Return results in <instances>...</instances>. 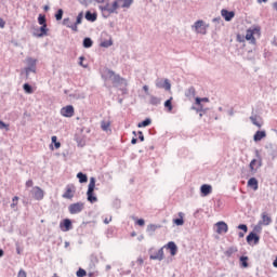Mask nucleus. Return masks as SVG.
I'll return each instance as SVG.
<instances>
[{"label":"nucleus","mask_w":277,"mask_h":277,"mask_svg":"<svg viewBox=\"0 0 277 277\" xmlns=\"http://www.w3.org/2000/svg\"><path fill=\"white\" fill-rule=\"evenodd\" d=\"M149 103H150V105H161V98L157 97L155 95H150Z\"/></svg>","instance_id":"obj_23"},{"label":"nucleus","mask_w":277,"mask_h":277,"mask_svg":"<svg viewBox=\"0 0 277 277\" xmlns=\"http://www.w3.org/2000/svg\"><path fill=\"white\" fill-rule=\"evenodd\" d=\"M248 187H251V189L256 192V189H259V181L255 177H251L248 181Z\"/></svg>","instance_id":"obj_20"},{"label":"nucleus","mask_w":277,"mask_h":277,"mask_svg":"<svg viewBox=\"0 0 277 277\" xmlns=\"http://www.w3.org/2000/svg\"><path fill=\"white\" fill-rule=\"evenodd\" d=\"M138 140L144 142V133H142V131H138Z\"/></svg>","instance_id":"obj_50"},{"label":"nucleus","mask_w":277,"mask_h":277,"mask_svg":"<svg viewBox=\"0 0 277 277\" xmlns=\"http://www.w3.org/2000/svg\"><path fill=\"white\" fill-rule=\"evenodd\" d=\"M221 16H223L225 21L229 22L233 21V18H235V12L223 9L221 11Z\"/></svg>","instance_id":"obj_14"},{"label":"nucleus","mask_w":277,"mask_h":277,"mask_svg":"<svg viewBox=\"0 0 277 277\" xmlns=\"http://www.w3.org/2000/svg\"><path fill=\"white\" fill-rule=\"evenodd\" d=\"M180 219H174L173 223L176 224V226H183L185 224V221L183 220V212L179 213Z\"/></svg>","instance_id":"obj_24"},{"label":"nucleus","mask_w":277,"mask_h":277,"mask_svg":"<svg viewBox=\"0 0 277 277\" xmlns=\"http://www.w3.org/2000/svg\"><path fill=\"white\" fill-rule=\"evenodd\" d=\"M77 179H79V183H88V175L83 174L82 172L77 174Z\"/></svg>","instance_id":"obj_28"},{"label":"nucleus","mask_w":277,"mask_h":277,"mask_svg":"<svg viewBox=\"0 0 277 277\" xmlns=\"http://www.w3.org/2000/svg\"><path fill=\"white\" fill-rule=\"evenodd\" d=\"M30 194L35 200H44V190H42V188L39 186L32 187Z\"/></svg>","instance_id":"obj_8"},{"label":"nucleus","mask_w":277,"mask_h":277,"mask_svg":"<svg viewBox=\"0 0 277 277\" xmlns=\"http://www.w3.org/2000/svg\"><path fill=\"white\" fill-rule=\"evenodd\" d=\"M140 263H144V261H143V260H140Z\"/></svg>","instance_id":"obj_63"},{"label":"nucleus","mask_w":277,"mask_h":277,"mask_svg":"<svg viewBox=\"0 0 277 277\" xmlns=\"http://www.w3.org/2000/svg\"><path fill=\"white\" fill-rule=\"evenodd\" d=\"M261 166H263V160L261 158H259V159L251 160L249 168H250L251 172H256V170H259V168H261Z\"/></svg>","instance_id":"obj_13"},{"label":"nucleus","mask_w":277,"mask_h":277,"mask_svg":"<svg viewBox=\"0 0 277 277\" xmlns=\"http://www.w3.org/2000/svg\"><path fill=\"white\" fill-rule=\"evenodd\" d=\"M0 256H3V250L0 249Z\"/></svg>","instance_id":"obj_60"},{"label":"nucleus","mask_w":277,"mask_h":277,"mask_svg":"<svg viewBox=\"0 0 277 277\" xmlns=\"http://www.w3.org/2000/svg\"><path fill=\"white\" fill-rule=\"evenodd\" d=\"M45 10H49V6H45Z\"/></svg>","instance_id":"obj_64"},{"label":"nucleus","mask_w":277,"mask_h":277,"mask_svg":"<svg viewBox=\"0 0 277 277\" xmlns=\"http://www.w3.org/2000/svg\"><path fill=\"white\" fill-rule=\"evenodd\" d=\"M157 228H161V225L149 224L147 226V233H155V230H157Z\"/></svg>","instance_id":"obj_30"},{"label":"nucleus","mask_w":277,"mask_h":277,"mask_svg":"<svg viewBox=\"0 0 277 277\" xmlns=\"http://www.w3.org/2000/svg\"><path fill=\"white\" fill-rule=\"evenodd\" d=\"M143 90H144V92H145L146 94H148V85H144V87H143Z\"/></svg>","instance_id":"obj_53"},{"label":"nucleus","mask_w":277,"mask_h":277,"mask_svg":"<svg viewBox=\"0 0 277 277\" xmlns=\"http://www.w3.org/2000/svg\"><path fill=\"white\" fill-rule=\"evenodd\" d=\"M172 101H174V97L171 96L169 100H167L164 102V107H166V109H168V111H172V109H173Z\"/></svg>","instance_id":"obj_26"},{"label":"nucleus","mask_w":277,"mask_h":277,"mask_svg":"<svg viewBox=\"0 0 277 277\" xmlns=\"http://www.w3.org/2000/svg\"><path fill=\"white\" fill-rule=\"evenodd\" d=\"M82 22H83V12H80L77 16L76 25H81Z\"/></svg>","instance_id":"obj_42"},{"label":"nucleus","mask_w":277,"mask_h":277,"mask_svg":"<svg viewBox=\"0 0 277 277\" xmlns=\"http://www.w3.org/2000/svg\"><path fill=\"white\" fill-rule=\"evenodd\" d=\"M109 222H111V219H105L104 220V224H109Z\"/></svg>","instance_id":"obj_54"},{"label":"nucleus","mask_w":277,"mask_h":277,"mask_svg":"<svg viewBox=\"0 0 277 277\" xmlns=\"http://www.w3.org/2000/svg\"><path fill=\"white\" fill-rule=\"evenodd\" d=\"M75 194H77V187L74 186V184H68L65 187L63 198H65L66 200H72L75 198Z\"/></svg>","instance_id":"obj_5"},{"label":"nucleus","mask_w":277,"mask_h":277,"mask_svg":"<svg viewBox=\"0 0 277 277\" xmlns=\"http://www.w3.org/2000/svg\"><path fill=\"white\" fill-rule=\"evenodd\" d=\"M68 21H69L68 18H65V19H64V25H66V23H67Z\"/></svg>","instance_id":"obj_61"},{"label":"nucleus","mask_w":277,"mask_h":277,"mask_svg":"<svg viewBox=\"0 0 277 277\" xmlns=\"http://www.w3.org/2000/svg\"><path fill=\"white\" fill-rule=\"evenodd\" d=\"M136 224H137V226H144V224H146V222L144 221V219H138L136 221Z\"/></svg>","instance_id":"obj_46"},{"label":"nucleus","mask_w":277,"mask_h":277,"mask_svg":"<svg viewBox=\"0 0 277 277\" xmlns=\"http://www.w3.org/2000/svg\"><path fill=\"white\" fill-rule=\"evenodd\" d=\"M80 62H79V64H80V66H82L83 68H88V65H83V60H84V57L83 56H80Z\"/></svg>","instance_id":"obj_49"},{"label":"nucleus","mask_w":277,"mask_h":277,"mask_svg":"<svg viewBox=\"0 0 277 277\" xmlns=\"http://www.w3.org/2000/svg\"><path fill=\"white\" fill-rule=\"evenodd\" d=\"M48 31H49V28H47V25H42L39 29V32L35 34V36L37 38H42V37L47 36Z\"/></svg>","instance_id":"obj_21"},{"label":"nucleus","mask_w":277,"mask_h":277,"mask_svg":"<svg viewBox=\"0 0 277 277\" xmlns=\"http://www.w3.org/2000/svg\"><path fill=\"white\" fill-rule=\"evenodd\" d=\"M201 196H209L213 192V187L209 184H203L200 187Z\"/></svg>","instance_id":"obj_15"},{"label":"nucleus","mask_w":277,"mask_h":277,"mask_svg":"<svg viewBox=\"0 0 277 277\" xmlns=\"http://www.w3.org/2000/svg\"><path fill=\"white\" fill-rule=\"evenodd\" d=\"M131 144H137V138H132Z\"/></svg>","instance_id":"obj_56"},{"label":"nucleus","mask_w":277,"mask_h":277,"mask_svg":"<svg viewBox=\"0 0 277 277\" xmlns=\"http://www.w3.org/2000/svg\"><path fill=\"white\" fill-rule=\"evenodd\" d=\"M63 16H64V10L60 9L55 14V18L56 21H62Z\"/></svg>","instance_id":"obj_40"},{"label":"nucleus","mask_w":277,"mask_h":277,"mask_svg":"<svg viewBox=\"0 0 277 277\" xmlns=\"http://www.w3.org/2000/svg\"><path fill=\"white\" fill-rule=\"evenodd\" d=\"M133 5V0H115L104 6H100L103 16H110V14H118L119 8L129 9Z\"/></svg>","instance_id":"obj_1"},{"label":"nucleus","mask_w":277,"mask_h":277,"mask_svg":"<svg viewBox=\"0 0 277 277\" xmlns=\"http://www.w3.org/2000/svg\"><path fill=\"white\" fill-rule=\"evenodd\" d=\"M26 62L29 66H31L32 68H36V63L38 62L36 58H31V57H28L26 58Z\"/></svg>","instance_id":"obj_36"},{"label":"nucleus","mask_w":277,"mask_h":277,"mask_svg":"<svg viewBox=\"0 0 277 277\" xmlns=\"http://www.w3.org/2000/svg\"><path fill=\"white\" fill-rule=\"evenodd\" d=\"M38 23L41 26L47 25V17L44 15L40 14L39 17H38Z\"/></svg>","instance_id":"obj_37"},{"label":"nucleus","mask_w":277,"mask_h":277,"mask_svg":"<svg viewBox=\"0 0 277 277\" xmlns=\"http://www.w3.org/2000/svg\"><path fill=\"white\" fill-rule=\"evenodd\" d=\"M273 8L277 11V1L273 4Z\"/></svg>","instance_id":"obj_57"},{"label":"nucleus","mask_w":277,"mask_h":277,"mask_svg":"<svg viewBox=\"0 0 277 277\" xmlns=\"http://www.w3.org/2000/svg\"><path fill=\"white\" fill-rule=\"evenodd\" d=\"M263 1V3H267V0H259V3H261Z\"/></svg>","instance_id":"obj_59"},{"label":"nucleus","mask_w":277,"mask_h":277,"mask_svg":"<svg viewBox=\"0 0 277 277\" xmlns=\"http://www.w3.org/2000/svg\"><path fill=\"white\" fill-rule=\"evenodd\" d=\"M195 103L200 107L201 103H209V97H202V98L196 97Z\"/></svg>","instance_id":"obj_32"},{"label":"nucleus","mask_w":277,"mask_h":277,"mask_svg":"<svg viewBox=\"0 0 277 277\" xmlns=\"http://www.w3.org/2000/svg\"><path fill=\"white\" fill-rule=\"evenodd\" d=\"M79 144H81V146H84V145H85V142H82V143H81V142H79Z\"/></svg>","instance_id":"obj_62"},{"label":"nucleus","mask_w":277,"mask_h":277,"mask_svg":"<svg viewBox=\"0 0 277 277\" xmlns=\"http://www.w3.org/2000/svg\"><path fill=\"white\" fill-rule=\"evenodd\" d=\"M83 209H85V203L83 202L71 203L68 207V211L71 215H77V213H81Z\"/></svg>","instance_id":"obj_6"},{"label":"nucleus","mask_w":277,"mask_h":277,"mask_svg":"<svg viewBox=\"0 0 277 277\" xmlns=\"http://www.w3.org/2000/svg\"><path fill=\"white\" fill-rule=\"evenodd\" d=\"M272 224V216L267 212H262L261 220L259 221V225L254 227L256 233H261L262 226H269Z\"/></svg>","instance_id":"obj_4"},{"label":"nucleus","mask_w":277,"mask_h":277,"mask_svg":"<svg viewBox=\"0 0 277 277\" xmlns=\"http://www.w3.org/2000/svg\"><path fill=\"white\" fill-rule=\"evenodd\" d=\"M61 116L64 118H72L75 116V107L72 105H67L61 109Z\"/></svg>","instance_id":"obj_9"},{"label":"nucleus","mask_w":277,"mask_h":277,"mask_svg":"<svg viewBox=\"0 0 277 277\" xmlns=\"http://www.w3.org/2000/svg\"><path fill=\"white\" fill-rule=\"evenodd\" d=\"M267 137V133L265 131H258L255 132L253 140L254 142H261V140Z\"/></svg>","instance_id":"obj_19"},{"label":"nucleus","mask_w":277,"mask_h":277,"mask_svg":"<svg viewBox=\"0 0 277 277\" xmlns=\"http://www.w3.org/2000/svg\"><path fill=\"white\" fill-rule=\"evenodd\" d=\"M167 246L171 252V256L176 255V252L179 251V249L176 248V243H174L173 241H170Z\"/></svg>","instance_id":"obj_22"},{"label":"nucleus","mask_w":277,"mask_h":277,"mask_svg":"<svg viewBox=\"0 0 277 277\" xmlns=\"http://www.w3.org/2000/svg\"><path fill=\"white\" fill-rule=\"evenodd\" d=\"M215 226H216L217 235H223L228 233V224H226L224 221L217 222Z\"/></svg>","instance_id":"obj_11"},{"label":"nucleus","mask_w":277,"mask_h":277,"mask_svg":"<svg viewBox=\"0 0 277 277\" xmlns=\"http://www.w3.org/2000/svg\"><path fill=\"white\" fill-rule=\"evenodd\" d=\"M156 88H159V89H164L167 91H170L171 88H172V84H170V80L168 79H158L156 81Z\"/></svg>","instance_id":"obj_10"},{"label":"nucleus","mask_w":277,"mask_h":277,"mask_svg":"<svg viewBox=\"0 0 277 277\" xmlns=\"http://www.w3.org/2000/svg\"><path fill=\"white\" fill-rule=\"evenodd\" d=\"M250 120L252 122V124H254L255 127H258V129H261L263 127V119H261V117L259 116H251Z\"/></svg>","instance_id":"obj_16"},{"label":"nucleus","mask_w":277,"mask_h":277,"mask_svg":"<svg viewBox=\"0 0 277 277\" xmlns=\"http://www.w3.org/2000/svg\"><path fill=\"white\" fill-rule=\"evenodd\" d=\"M85 18H87V21H91V23H94V21H96V14L88 11L85 13Z\"/></svg>","instance_id":"obj_27"},{"label":"nucleus","mask_w":277,"mask_h":277,"mask_svg":"<svg viewBox=\"0 0 277 277\" xmlns=\"http://www.w3.org/2000/svg\"><path fill=\"white\" fill-rule=\"evenodd\" d=\"M260 240L261 237H259V235H256L255 233H250L247 236V243H249V246H256Z\"/></svg>","instance_id":"obj_12"},{"label":"nucleus","mask_w":277,"mask_h":277,"mask_svg":"<svg viewBox=\"0 0 277 277\" xmlns=\"http://www.w3.org/2000/svg\"><path fill=\"white\" fill-rule=\"evenodd\" d=\"M111 44H114V41H111V39L101 42V47H103L104 49L111 47Z\"/></svg>","instance_id":"obj_34"},{"label":"nucleus","mask_w":277,"mask_h":277,"mask_svg":"<svg viewBox=\"0 0 277 277\" xmlns=\"http://www.w3.org/2000/svg\"><path fill=\"white\" fill-rule=\"evenodd\" d=\"M69 29H71L72 31H79V28H78V25L75 23L74 25L71 26H68Z\"/></svg>","instance_id":"obj_47"},{"label":"nucleus","mask_w":277,"mask_h":277,"mask_svg":"<svg viewBox=\"0 0 277 277\" xmlns=\"http://www.w3.org/2000/svg\"><path fill=\"white\" fill-rule=\"evenodd\" d=\"M17 277H27V272H25L24 269H21L17 274Z\"/></svg>","instance_id":"obj_45"},{"label":"nucleus","mask_w":277,"mask_h":277,"mask_svg":"<svg viewBox=\"0 0 277 277\" xmlns=\"http://www.w3.org/2000/svg\"><path fill=\"white\" fill-rule=\"evenodd\" d=\"M60 226L62 230L68 232L70 228H72V222L69 219H65Z\"/></svg>","instance_id":"obj_17"},{"label":"nucleus","mask_w":277,"mask_h":277,"mask_svg":"<svg viewBox=\"0 0 277 277\" xmlns=\"http://www.w3.org/2000/svg\"><path fill=\"white\" fill-rule=\"evenodd\" d=\"M241 267H248V256L240 258Z\"/></svg>","instance_id":"obj_38"},{"label":"nucleus","mask_w":277,"mask_h":277,"mask_svg":"<svg viewBox=\"0 0 277 277\" xmlns=\"http://www.w3.org/2000/svg\"><path fill=\"white\" fill-rule=\"evenodd\" d=\"M256 38H261V27L255 26L247 30L246 37L243 35H237V42H250V44H256Z\"/></svg>","instance_id":"obj_2"},{"label":"nucleus","mask_w":277,"mask_h":277,"mask_svg":"<svg viewBox=\"0 0 277 277\" xmlns=\"http://www.w3.org/2000/svg\"><path fill=\"white\" fill-rule=\"evenodd\" d=\"M273 267H277V256L276 260L273 262Z\"/></svg>","instance_id":"obj_55"},{"label":"nucleus","mask_w":277,"mask_h":277,"mask_svg":"<svg viewBox=\"0 0 277 277\" xmlns=\"http://www.w3.org/2000/svg\"><path fill=\"white\" fill-rule=\"evenodd\" d=\"M92 44H94V42L92 41V39H90V38H84V40H83V47H84V49H90V47H92Z\"/></svg>","instance_id":"obj_31"},{"label":"nucleus","mask_w":277,"mask_h":277,"mask_svg":"<svg viewBox=\"0 0 277 277\" xmlns=\"http://www.w3.org/2000/svg\"><path fill=\"white\" fill-rule=\"evenodd\" d=\"M23 90L26 94H34V88H31L29 83H25L23 85Z\"/></svg>","instance_id":"obj_29"},{"label":"nucleus","mask_w":277,"mask_h":277,"mask_svg":"<svg viewBox=\"0 0 277 277\" xmlns=\"http://www.w3.org/2000/svg\"><path fill=\"white\" fill-rule=\"evenodd\" d=\"M52 144H54L56 149L62 146V143L57 142V136H52Z\"/></svg>","instance_id":"obj_39"},{"label":"nucleus","mask_w":277,"mask_h":277,"mask_svg":"<svg viewBox=\"0 0 277 277\" xmlns=\"http://www.w3.org/2000/svg\"><path fill=\"white\" fill-rule=\"evenodd\" d=\"M150 259L153 260V261H162L163 260V249H160L159 251H158V254L157 255H150Z\"/></svg>","instance_id":"obj_25"},{"label":"nucleus","mask_w":277,"mask_h":277,"mask_svg":"<svg viewBox=\"0 0 277 277\" xmlns=\"http://www.w3.org/2000/svg\"><path fill=\"white\" fill-rule=\"evenodd\" d=\"M97 1V3H104L105 2V0H96Z\"/></svg>","instance_id":"obj_58"},{"label":"nucleus","mask_w":277,"mask_h":277,"mask_svg":"<svg viewBox=\"0 0 277 277\" xmlns=\"http://www.w3.org/2000/svg\"><path fill=\"white\" fill-rule=\"evenodd\" d=\"M194 27L196 34H201L202 36H205L207 34V27H209V25L205 24V21L199 19L194 24Z\"/></svg>","instance_id":"obj_7"},{"label":"nucleus","mask_w":277,"mask_h":277,"mask_svg":"<svg viewBox=\"0 0 277 277\" xmlns=\"http://www.w3.org/2000/svg\"><path fill=\"white\" fill-rule=\"evenodd\" d=\"M0 129H5V131H10V124L0 120Z\"/></svg>","instance_id":"obj_43"},{"label":"nucleus","mask_w":277,"mask_h":277,"mask_svg":"<svg viewBox=\"0 0 277 277\" xmlns=\"http://www.w3.org/2000/svg\"><path fill=\"white\" fill-rule=\"evenodd\" d=\"M87 272H85V269H83V268H79L78 271H77V273H76V276H78V277H84V276H87Z\"/></svg>","instance_id":"obj_41"},{"label":"nucleus","mask_w":277,"mask_h":277,"mask_svg":"<svg viewBox=\"0 0 277 277\" xmlns=\"http://www.w3.org/2000/svg\"><path fill=\"white\" fill-rule=\"evenodd\" d=\"M150 119H145L144 121H142V122H140L138 124H137V127H138V129H142V128H144V127H148V126H150Z\"/></svg>","instance_id":"obj_35"},{"label":"nucleus","mask_w":277,"mask_h":277,"mask_svg":"<svg viewBox=\"0 0 277 277\" xmlns=\"http://www.w3.org/2000/svg\"><path fill=\"white\" fill-rule=\"evenodd\" d=\"M238 237H240V239L243 238V237H246V233H245V232H243V233H242V232H239Z\"/></svg>","instance_id":"obj_52"},{"label":"nucleus","mask_w":277,"mask_h":277,"mask_svg":"<svg viewBox=\"0 0 277 277\" xmlns=\"http://www.w3.org/2000/svg\"><path fill=\"white\" fill-rule=\"evenodd\" d=\"M238 228H239V230H243V233H248V225H246V224L238 225Z\"/></svg>","instance_id":"obj_44"},{"label":"nucleus","mask_w":277,"mask_h":277,"mask_svg":"<svg viewBox=\"0 0 277 277\" xmlns=\"http://www.w3.org/2000/svg\"><path fill=\"white\" fill-rule=\"evenodd\" d=\"M95 188H96V179L91 177L88 186V192H87V200L91 202V205H94V202H98V198L94 194Z\"/></svg>","instance_id":"obj_3"},{"label":"nucleus","mask_w":277,"mask_h":277,"mask_svg":"<svg viewBox=\"0 0 277 277\" xmlns=\"http://www.w3.org/2000/svg\"><path fill=\"white\" fill-rule=\"evenodd\" d=\"M3 27H5V21L0 17V28L3 29Z\"/></svg>","instance_id":"obj_51"},{"label":"nucleus","mask_w":277,"mask_h":277,"mask_svg":"<svg viewBox=\"0 0 277 277\" xmlns=\"http://www.w3.org/2000/svg\"><path fill=\"white\" fill-rule=\"evenodd\" d=\"M101 129H102V131H105L106 133L111 131V121L110 120H103L101 122Z\"/></svg>","instance_id":"obj_18"},{"label":"nucleus","mask_w":277,"mask_h":277,"mask_svg":"<svg viewBox=\"0 0 277 277\" xmlns=\"http://www.w3.org/2000/svg\"><path fill=\"white\" fill-rule=\"evenodd\" d=\"M26 187H34V181L32 180H28L26 182Z\"/></svg>","instance_id":"obj_48"},{"label":"nucleus","mask_w":277,"mask_h":277,"mask_svg":"<svg viewBox=\"0 0 277 277\" xmlns=\"http://www.w3.org/2000/svg\"><path fill=\"white\" fill-rule=\"evenodd\" d=\"M16 207H18V196L13 197L12 203H11V209L16 211Z\"/></svg>","instance_id":"obj_33"}]
</instances>
